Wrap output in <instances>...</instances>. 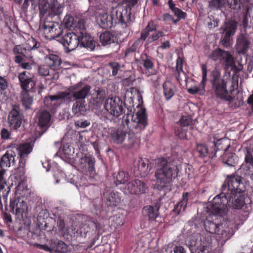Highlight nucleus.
Wrapping results in <instances>:
<instances>
[{
  "label": "nucleus",
  "mask_w": 253,
  "mask_h": 253,
  "mask_svg": "<svg viewBox=\"0 0 253 253\" xmlns=\"http://www.w3.org/2000/svg\"><path fill=\"white\" fill-rule=\"evenodd\" d=\"M227 190L215 196L208 206L209 211L213 215L222 216L227 213L228 207L240 209L244 204L243 196L239 193L227 195Z\"/></svg>",
  "instance_id": "nucleus-1"
},
{
  "label": "nucleus",
  "mask_w": 253,
  "mask_h": 253,
  "mask_svg": "<svg viewBox=\"0 0 253 253\" xmlns=\"http://www.w3.org/2000/svg\"><path fill=\"white\" fill-rule=\"evenodd\" d=\"M178 172L177 165L170 159L162 158L157 163L155 172L156 185L162 190L171 182L173 175Z\"/></svg>",
  "instance_id": "nucleus-2"
},
{
  "label": "nucleus",
  "mask_w": 253,
  "mask_h": 253,
  "mask_svg": "<svg viewBox=\"0 0 253 253\" xmlns=\"http://www.w3.org/2000/svg\"><path fill=\"white\" fill-rule=\"evenodd\" d=\"M91 87L89 85L82 83L76 84L70 88L69 92H60L56 95H49L45 97L44 101L48 103L49 102L59 100L67 98L70 95L74 100H84L90 94ZM70 97H69L70 98Z\"/></svg>",
  "instance_id": "nucleus-3"
},
{
  "label": "nucleus",
  "mask_w": 253,
  "mask_h": 253,
  "mask_svg": "<svg viewBox=\"0 0 253 253\" xmlns=\"http://www.w3.org/2000/svg\"><path fill=\"white\" fill-rule=\"evenodd\" d=\"M122 125L133 133H137L147 125V117L144 111L138 112L135 115L126 114L123 116Z\"/></svg>",
  "instance_id": "nucleus-4"
},
{
  "label": "nucleus",
  "mask_w": 253,
  "mask_h": 253,
  "mask_svg": "<svg viewBox=\"0 0 253 253\" xmlns=\"http://www.w3.org/2000/svg\"><path fill=\"white\" fill-rule=\"evenodd\" d=\"M130 11H128L127 7H124L121 5H118L113 8L110 16L112 17L114 24L121 23L124 31L122 32L127 37L130 32V28L127 25V23L130 21Z\"/></svg>",
  "instance_id": "nucleus-5"
},
{
  "label": "nucleus",
  "mask_w": 253,
  "mask_h": 253,
  "mask_svg": "<svg viewBox=\"0 0 253 253\" xmlns=\"http://www.w3.org/2000/svg\"><path fill=\"white\" fill-rule=\"evenodd\" d=\"M225 184L221 187V192L224 193L225 190H227V195L232 193H239L244 192L246 190L244 183L242 178L238 175L231 174L227 177Z\"/></svg>",
  "instance_id": "nucleus-6"
},
{
  "label": "nucleus",
  "mask_w": 253,
  "mask_h": 253,
  "mask_svg": "<svg viewBox=\"0 0 253 253\" xmlns=\"http://www.w3.org/2000/svg\"><path fill=\"white\" fill-rule=\"evenodd\" d=\"M39 30L45 38L52 40L58 37L64 31L61 29L59 23L49 21H45L43 25L40 26Z\"/></svg>",
  "instance_id": "nucleus-7"
},
{
  "label": "nucleus",
  "mask_w": 253,
  "mask_h": 253,
  "mask_svg": "<svg viewBox=\"0 0 253 253\" xmlns=\"http://www.w3.org/2000/svg\"><path fill=\"white\" fill-rule=\"evenodd\" d=\"M127 100L124 103L123 101L118 97L107 99L104 104L105 110L111 115L118 117L124 112V104H126Z\"/></svg>",
  "instance_id": "nucleus-8"
},
{
  "label": "nucleus",
  "mask_w": 253,
  "mask_h": 253,
  "mask_svg": "<svg viewBox=\"0 0 253 253\" xmlns=\"http://www.w3.org/2000/svg\"><path fill=\"white\" fill-rule=\"evenodd\" d=\"M24 119V116L20 107L14 105L9 111L7 117V123L11 130H16L21 126Z\"/></svg>",
  "instance_id": "nucleus-9"
},
{
  "label": "nucleus",
  "mask_w": 253,
  "mask_h": 253,
  "mask_svg": "<svg viewBox=\"0 0 253 253\" xmlns=\"http://www.w3.org/2000/svg\"><path fill=\"white\" fill-rule=\"evenodd\" d=\"M32 146L30 143L20 144L17 147L18 155L20 157L19 166L16 170V173L19 172V176H22L25 173V158L32 152Z\"/></svg>",
  "instance_id": "nucleus-10"
},
{
  "label": "nucleus",
  "mask_w": 253,
  "mask_h": 253,
  "mask_svg": "<svg viewBox=\"0 0 253 253\" xmlns=\"http://www.w3.org/2000/svg\"><path fill=\"white\" fill-rule=\"evenodd\" d=\"M62 34L60 41L68 52L74 50L79 45V35L68 31H64Z\"/></svg>",
  "instance_id": "nucleus-11"
},
{
  "label": "nucleus",
  "mask_w": 253,
  "mask_h": 253,
  "mask_svg": "<svg viewBox=\"0 0 253 253\" xmlns=\"http://www.w3.org/2000/svg\"><path fill=\"white\" fill-rule=\"evenodd\" d=\"M222 139H219L216 142L214 141V146L217 148V150L215 151V156H216L218 150L223 149L224 151L222 156L223 162L229 166L235 167L238 163V157L235 153H230L227 151L229 145L226 146L224 148H223L222 147H219L220 145L222 143Z\"/></svg>",
  "instance_id": "nucleus-12"
},
{
  "label": "nucleus",
  "mask_w": 253,
  "mask_h": 253,
  "mask_svg": "<svg viewBox=\"0 0 253 253\" xmlns=\"http://www.w3.org/2000/svg\"><path fill=\"white\" fill-rule=\"evenodd\" d=\"M147 189L146 184L143 181L135 179L126 183L123 187L126 194H139L145 193Z\"/></svg>",
  "instance_id": "nucleus-13"
},
{
  "label": "nucleus",
  "mask_w": 253,
  "mask_h": 253,
  "mask_svg": "<svg viewBox=\"0 0 253 253\" xmlns=\"http://www.w3.org/2000/svg\"><path fill=\"white\" fill-rule=\"evenodd\" d=\"M234 225L232 223L225 221L220 225L221 229L217 232V239L223 245L234 234V231L233 229Z\"/></svg>",
  "instance_id": "nucleus-14"
},
{
  "label": "nucleus",
  "mask_w": 253,
  "mask_h": 253,
  "mask_svg": "<svg viewBox=\"0 0 253 253\" xmlns=\"http://www.w3.org/2000/svg\"><path fill=\"white\" fill-rule=\"evenodd\" d=\"M11 212L18 216H23L28 213V206L23 197H18L10 203Z\"/></svg>",
  "instance_id": "nucleus-15"
},
{
  "label": "nucleus",
  "mask_w": 253,
  "mask_h": 253,
  "mask_svg": "<svg viewBox=\"0 0 253 253\" xmlns=\"http://www.w3.org/2000/svg\"><path fill=\"white\" fill-rule=\"evenodd\" d=\"M251 42L247 35L243 33H239L236 38L235 49L239 54H245L248 51Z\"/></svg>",
  "instance_id": "nucleus-16"
},
{
  "label": "nucleus",
  "mask_w": 253,
  "mask_h": 253,
  "mask_svg": "<svg viewBox=\"0 0 253 253\" xmlns=\"http://www.w3.org/2000/svg\"><path fill=\"white\" fill-rule=\"evenodd\" d=\"M18 77L20 87L22 89L21 91L29 92L35 87L36 83L29 72L27 71L21 72L19 74Z\"/></svg>",
  "instance_id": "nucleus-17"
},
{
  "label": "nucleus",
  "mask_w": 253,
  "mask_h": 253,
  "mask_svg": "<svg viewBox=\"0 0 253 253\" xmlns=\"http://www.w3.org/2000/svg\"><path fill=\"white\" fill-rule=\"evenodd\" d=\"M102 226L91 219H88L82 223L79 229L81 236H85L87 233H93L96 230H99Z\"/></svg>",
  "instance_id": "nucleus-18"
},
{
  "label": "nucleus",
  "mask_w": 253,
  "mask_h": 253,
  "mask_svg": "<svg viewBox=\"0 0 253 253\" xmlns=\"http://www.w3.org/2000/svg\"><path fill=\"white\" fill-rule=\"evenodd\" d=\"M161 199L157 200L154 206H147L143 209V214L147 216L150 220H154L159 215V210L161 206Z\"/></svg>",
  "instance_id": "nucleus-19"
},
{
  "label": "nucleus",
  "mask_w": 253,
  "mask_h": 253,
  "mask_svg": "<svg viewBox=\"0 0 253 253\" xmlns=\"http://www.w3.org/2000/svg\"><path fill=\"white\" fill-rule=\"evenodd\" d=\"M232 95H228L226 101L229 102V107L233 109L242 106L244 104V97L243 93L236 91L231 93Z\"/></svg>",
  "instance_id": "nucleus-20"
},
{
  "label": "nucleus",
  "mask_w": 253,
  "mask_h": 253,
  "mask_svg": "<svg viewBox=\"0 0 253 253\" xmlns=\"http://www.w3.org/2000/svg\"><path fill=\"white\" fill-rule=\"evenodd\" d=\"M38 125L43 129L42 133L45 132L49 126L51 115L49 112L44 110H40L37 114Z\"/></svg>",
  "instance_id": "nucleus-21"
},
{
  "label": "nucleus",
  "mask_w": 253,
  "mask_h": 253,
  "mask_svg": "<svg viewBox=\"0 0 253 253\" xmlns=\"http://www.w3.org/2000/svg\"><path fill=\"white\" fill-rule=\"evenodd\" d=\"M79 45L81 47L88 48L91 50L94 49L95 42L93 38L86 32H81L79 35Z\"/></svg>",
  "instance_id": "nucleus-22"
},
{
  "label": "nucleus",
  "mask_w": 253,
  "mask_h": 253,
  "mask_svg": "<svg viewBox=\"0 0 253 253\" xmlns=\"http://www.w3.org/2000/svg\"><path fill=\"white\" fill-rule=\"evenodd\" d=\"M220 63L223 65L225 69L226 70L230 68L232 70H234L235 73L239 70L235 64V59L233 55L228 51H225L224 52Z\"/></svg>",
  "instance_id": "nucleus-23"
},
{
  "label": "nucleus",
  "mask_w": 253,
  "mask_h": 253,
  "mask_svg": "<svg viewBox=\"0 0 253 253\" xmlns=\"http://www.w3.org/2000/svg\"><path fill=\"white\" fill-rule=\"evenodd\" d=\"M97 22L103 29L111 28L114 25L112 17L105 12L99 13L97 16Z\"/></svg>",
  "instance_id": "nucleus-24"
},
{
  "label": "nucleus",
  "mask_w": 253,
  "mask_h": 253,
  "mask_svg": "<svg viewBox=\"0 0 253 253\" xmlns=\"http://www.w3.org/2000/svg\"><path fill=\"white\" fill-rule=\"evenodd\" d=\"M202 80L199 84V87L197 86H193L188 89V92L192 94H195L197 92H200V94H203L205 90V82L207 80V66L205 64L202 65Z\"/></svg>",
  "instance_id": "nucleus-25"
},
{
  "label": "nucleus",
  "mask_w": 253,
  "mask_h": 253,
  "mask_svg": "<svg viewBox=\"0 0 253 253\" xmlns=\"http://www.w3.org/2000/svg\"><path fill=\"white\" fill-rule=\"evenodd\" d=\"M94 164L93 158L85 156L80 159L78 167L84 171L87 170L89 173H92L94 171Z\"/></svg>",
  "instance_id": "nucleus-26"
},
{
  "label": "nucleus",
  "mask_w": 253,
  "mask_h": 253,
  "mask_svg": "<svg viewBox=\"0 0 253 253\" xmlns=\"http://www.w3.org/2000/svg\"><path fill=\"white\" fill-rule=\"evenodd\" d=\"M15 162V160L12 151H7L1 158L0 166L1 168L4 170L5 168H7L14 165Z\"/></svg>",
  "instance_id": "nucleus-27"
},
{
  "label": "nucleus",
  "mask_w": 253,
  "mask_h": 253,
  "mask_svg": "<svg viewBox=\"0 0 253 253\" xmlns=\"http://www.w3.org/2000/svg\"><path fill=\"white\" fill-rule=\"evenodd\" d=\"M238 22L234 20H230L225 22L220 28L222 33H225L233 36L237 29Z\"/></svg>",
  "instance_id": "nucleus-28"
},
{
  "label": "nucleus",
  "mask_w": 253,
  "mask_h": 253,
  "mask_svg": "<svg viewBox=\"0 0 253 253\" xmlns=\"http://www.w3.org/2000/svg\"><path fill=\"white\" fill-rule=\"evenodd\" d=\"M46 64L53 70H56L60 66L61 58L55 54H50L45 57Z\"/></svg>",
  "instance_id": "nucleus-29"
},
{
  "label": "nucleus",
  "mask_w": 253,
  "mask_h": 253,
  "mask_svg": "<svg viewBox=\"0 0 253 253\" xmlns=\"http://www.w3.org/2000/svg\"><path fill=\"white\" fill-rule=\"evenodd\" d=\"M212 90L217 97L226 100L229 94L226 89L225 82L223 84H217V85H212Z\"/></svg>",
  "instance_id": "nucleus-30"
},
{
  "label": "nucleus",
  "mask_w": 253,
  "mask_h": 253,
  "mask_svg": "<svg viewBox=\"0 0 253 253\" xmlns=\"http://www.w3.org/2000/svg\"><path fill=\"white\" fill-rule=\"evenodd\" d=\"M100 41L104 45L116 42L117 46L120 47V45L118 44V40L116 36L110 32H105L101 34L100 36Z\"/></svg>",
  "instance_id": "nucleus-31"
},
{
  "label": "nucleus",
  "mask_w": 253,
  "mask_h": 253,
  "mask_svg": "<svg viewBox=\"0 0 253 253\" xmlns=\"http://www.w3.org/2000/svg\"><path fill=\"white\" fill-rule=\"evenodd\" d=\"M86 111V105L84 100H76L72 107V113L77 117L83 115Z\"/></svg>",
  "instance_id": "nucleus-32"
},
{
  "label": "nucleus",
  "mask_w": 253,
  "mask_h": 253,
  "mask_svg": "<svg viewBox=\"0 0 253 253\" xmlns=\"http://www.w3.org/2000/svg\"><path fill=\"white\" fill-rule=\"evenodd\" d=\"M137 169L139 172L137 174L144 176L150 172L151 168L149 166V161L147 159L140 158L138 161Z\"/></svg>",
  "instance_id": "nucleus-33"
},
{
  "label": "nucleus",
  "mask_w": 253,
  "mask_h": 253,
  "mask_svg": "<svg viewBox=\"0 0 253 253\" xmlns=\"http://www.w3.org/2000/svg\"><path fill=\"white\" fill-rule=\"evenodd\" d=\"M104 195L106 200V204L109 206H116L120 201L118 193H115L113 191H107Z\"/></svg>",
  "instance_id": "nucleus-34"
},
{
  "label": "nucleus",
  "mask_w": 253,
  "mask_h": 253,
  "mask_svg": "<svg viewBox=\"0 0 253 253\" xmlns=\"http://www.w3.org/2000/svg\"><path fill=\"white\" fill-rule=\"evenodd\" d=\"M64 5L60 3L57 0H53L50 2V7L48 16L53 17L59 16L63 11Z\"/></svg>",
  "instance_id": "nucleus-35"
},
{
  "label": "nucleus",
  "mask_w": 253,
  "mask_h": 253,
  "mask_svg": "<svg viewBox=\"0 0 253 253\" xmlns=\"http://www.w3.org/2000/svg\"><path fill=\"white\" fill-rule=\"evenodd\" d=\"M9 191V186L7 185L3 179V172L0 171V203L1 202V198L4 200H6Z\"/></svg>",
  "instance_id": "nucleus-36"
},
{
  "label": "nucleus",
  "mask_w": 253,
  "mask_h": 253,
  "mask_svg": "<svg viewBox=\"0 0 253 253\" xmlns=\"http://www.w3.org/2000/svg\"><path fill=\"white\" fill-rule=\"evenodd\" d=\"M189 193L186 192L183 194L181 200L175 205L173 211L178 214L181 211H184L187 206Z\"/></svg>",
  "instance_id": "nucleus-37"
},
{
  "label": "nucleus",
  "mask_w": 253,
  "mask_h": 253,
  "mask_svg": "<svg viewBox=\"0 0 253 253\" xmlns=\"http://www.w3.org/2000/svg\"><path fill=\"white\" fill-rule=\"evenodd\" d=\"M164 94L167 100L170 99L175 92V86L169 82H166L163 84Z\"/></svg>",
  "instance_id": "nucleus-38"
},
{
  "label": "nucleus",
  "mask_w": 253,
  "mask_h": 253,
  "mask_svg": "<svg viewBox=\"0 0 253 253\" xmlns=\"http://www.w3.org/2000/svg\"><path fill=\"white\" fill-rule=\"evenodd\" d=\"M21 100L22 105L25 109H31V106L33 102V98L29 94V92H21Z\"/></svg>",
  "instance_id": "nucleus-39"
},
{
  "label": "nucleus",
  "mask_w": 253,
  "mask_h": 253,
  "mask_svg": "<svg viewBox=\"0 0 253 253\" xmlns=\"http://www.w3.org/2000/svg\"><path fill=\"white\" fill-rule=\"evenodd\" d=\"M204 226L207 231L210 233H216L221 229L220 225H218L216 223L208 219L204 221Z\"/></svg>",
  "instance_id": "nucleus-40"
},
{
  "label": "nucleus",
  "mask_w": 253,
  "mask_h": 253,
  "mask_svg": "<svg viewBox=\"0 0 253 253\" xmlns=\"http://www.w3.org/2000/svg\"><path fill=\"white\" fill-rule=\"evenodd\" d=\"M126 136V132L125 131L121 129L115 130L112 134V140L116 143L120 144L124 141Z\"/></svg>",
  "instance_id": "nucleus-41"
},
{
  "label": "nucleus",
  "mask_w": 253,
  "mask_h": 253,
  "mask_svg": "<svg viewBox=\"0 0 253 253\" xmlns=\"http://www.w3.org/2000/svg\"><path fill=\"white\" fill-rule=\"evenodd\" d=\"M116 180L114 182L116 185L119 184H125L128 181L129 176L128 174L124 171H119L115 176Z\"/></svg>",
  "instance_id": "nucleus-42"
},
{
  "label": "nucleus",
  "mask_w": 253,
  "mask_h": 253,
  "mask_svg": "<svg viewBox=\"0 0 253 253\" xmlns=\"http://www.w3.org/2000/svg\"><path fill=\"white\" fill-rule=\"evenodd\" d=\"M211 82L212 85H216L217 84H223L224 80L221 78L220 72L217 69H214L211 74Z\"/></svg>",
  "instance_id": "nucleus-43"
},
{
  "label": "nucleus",
  "mask_w": 253,
  "mask_h": 253,
  "mask_svg": "<svg viewBox=\"0 0 253 253\" xmlns=\"http://www.w3.org/2000/svg\"><path fill=\"white\" fill-rule=\"evenodd\" d=\"M239 170L242 175L246 177H249L253 182V167L241 165Z\"/></svg>",
  "instance_id": "nucleus-44"
},
{
  "label": "nucleus",
  "mask_w": 253,
  "mask_h": 253,
  "mask_svg": "<svg viewBox=\"0 0 253 253\" xmlns=\"http://www.w3.org/2000/svg\"><path fill=\"white\" fill-rule=\"evenodd\" d=\"M50 7V3L48 2L47 0H39V8L40 14L44 15L47 14L48 15Z\"/></svg>",
  "instance_id": "nucleus-45"
},
{
  "label": "nucleus",
  "mask_w": 253,
  "mask_h": 253,
  "mask_svg": "<svg viewBox=\"0 0 253 253\" xmlns=\"http://www.w3.org/2000/svg\"><path fill=\"white\" fill-rule=\"evenodd\" d=\"M225 51V50L218 48L211 52L209 55V58L214 61H219L220 63Z\"/></svg>",
  "instance_id": "nucleus-46"
},
{
  "label": "nucleus",
  "mask_w": 253,
  "mask_h": 253,
  "mask_svg": "<svg viewBox=\"0 0 253 253\" xmlns=\"http://www.w3.org/2000/svg\"><path fill=\"white\" fill-rule=\"evenodd\" d=\"M62 25L69 30L74 29L75 24L74 17L71 15H66L63 19Z\"/></svg>",
  "instance_id": "nucleus-47"
},
{
  "label": "nucleus",
  "mask_w": 253,
  "mask_h": 253,
  "mask_svg": "<svg viewBox=\"0 0 253 253\" xmlns=\"http://www.w3.org/2000/svg\"><path fill=\"white\" fill-rule=\"evenodd\" d=\"M222 37L220 39L221 44L226 48L230 47L232 44L233 38L232 36L225 33H222Z\"/></svg>",
  "instance_id": "nucleus-48"
},
{
  "label": "nucleus",
  "mask_w": 253,
  "mask_h": 253,
  "mask_svg": "<svg viewBox=\"0 0 253 253\" xmlns=\"http://www.w3.org/2000/svg\"><path fill=\"white\" fill-rule=\"evenodd\" d=\"M109 66L112 69V75L113 76L117 75L119 72H123V69L125 68V65H121L118 62H111Z\"/></svg>",
  "instance_id": "nucleus-49"
},
{
  "label": "nucleus",
  "mask_w": 253,
  "mask_h": 253,
  "mask_svg": "<svg viewBox=\"0 0 253 253\" xmlns=\"http://www.w3.org/2000/svg\"><path fill=\"white\" fill-rule=\"evenodd\" d=\"M196 150L198 153L199 156L203 158L206 157L209 152L207 146L203 144H197Z\"/></svg>",
  "instance_id": "nucleus-50"
},
{
  "label": "nucleus",
  "mask_w": 253,
  "mask_h": 253,
  "mask_svg": "<svg viewBox=\"0 0 253 253\" xmlns=\"http://www.w3.org/2000/svg\"><path fill=\"white\" fill-rule=\"evenodd\" d=\"M252 10V7H248L246 8L245 12L243 13L242 23L244 28H246L248 26L249 19L250 17V13Z\"/></svg>",
  "instance_id": "nucleus-51"
},
{
  "label": "nucleus",
  "mask_w": 253,
  "mask_h": 253,
  "mask_svg": "<svg viewBox=\"0 0 253 253\" xmlns=\"http://www.w3.org/2000/svg\"><path fill=\"white\" fill-rule=\"evenodd\" d=\"M226 0H211L209 2V7L211 9H217L224 5Z\"/></svg>",
  "instance_id": "nucleus-52"
},
{
  "label": "nucleus",
  "mask_w": 253,
  "mask_h": 253,
  "mask_svg": "<svg viewBox=\"0 0 253 253\" xmlns=\"http://www.w3.org/2000/svg\"><path fill=\"white\" fill-rule=\"evenodd\" d=\"M29 50L27 51L26 49H23L20 45H17L13 48V52L16 54H21L23 57L32 59L33 56L29 54Z\"/></svg>",
  "instance_id": "nucleus-53"
},
{
  "label": "nucleus",
  "mask_w": 253,
  "mask_h": 253,
  "mask_svg": "<svg viewBox=\"0 0 253 253\" xmlns=\"http://www.w3.org/2000/svg\"><path fill=\"white\" fill-rule=\"evenodd\" d=\"M50 67L46 65H41L38 67V73L41 76L45 77L50 75Z\"/></svg>",
  "instance_id": "nucleus-54"
},
{
  "label": "nucleus",
  "mask_w": 253,
  "mask_h": 253,
  "mask_svg": "<svg viewBox=\"0 0 253 253\" xmlns=\"http://www.w3.org/2000/svg\"><path fill=\"white\" fill-rule=\"evenodd\" d=\"M144 67L146 69H151L153 67V63L150 57L146 54H144L141 57Z\"/></svg>",
  "instance_id": "nucleus-55"
},
{
  "label": "nucleus",
  "mask_w": 253,
  "mask_h": 253,
  "mask_svg": "<svg viewBox=\"0 0 253 253\" xmlns=\"http://www.w3.org/2000/svg\"><path fill=\"white\" fill-rule=\"evenodd\" d=\"M54 249L57 253H64L67 251V246L63 242L58 241L55 245Z\"/></svg>",
  "instance_id": "nucleus-56"
},
{
  "label": "nucleus",
  "mask_w": 253,
  "mask_h": 253,
  "mask_svg": "<svg viewBox=\"0 0 253 253\" xmlns=\"http://www.w3.org/2000/svg\"><path fill=\"white\" fill-rule=\"evenodd\" d=\"M238 76L236 73L234 74L232 76L231 81V87L232 88V89L230 90L231 93H232V92H235L236 91H238Z\"/></svg>",
  "instance_id": "nucleus-57"
},
{
  "label": "nucleus",
  "mask_w": 253,
  "mask_h": 253,
  "mask_svg": "<svg viewBox=\"0 0 253 253\" xmlns=\"http://www.w3.org/2000/svg\"><path fill=\"white\" fill-rule=\"evenodd\" d=\"M200 243L197 242V239L194 236H190L186 239V244L190 247V250L199 245Z\"/></svg>",
  "instance_id": "nucleus-58"
},
{
  "label": "nucleus",
  "mask_w": 253,
  "mask_h": 253,
  "mask_svg": "<svg viewBox=\"0 0 253 253\" xmlns=\"http://www.w3.org/2000/svg\"><path fill=\"white\" fill-rule=\"evenodd\" d=\"M164 36V34L162 31H159L151 35L147 40V44L152 43V42L158 40L160 37Z\"/></svg>",
  "instance_id": "nucleus-59"
},
{
  "label": "nucleus",
  "mask_w": 253,
  "mask_h": 253,
  "mask_svg": "<svg viewBox=\"0 0 253 253\" xmlns=\"http://www.w3.org/2000/svg\"><path fill=\"white\" fill-rule=\"evenodd\" d=\"M226 2L231 9L238 10L241 7V2L239 0H226Z\"/></svg>",
  "instance_id": "nucleus-60"
},
{
  "label": "nucleus",
  "mask_w": 253,
  "mask_h": 253,
  "mask_svg": "<svg viewBox=\"0 0 253 253\" xmlns=\"http://www.w3.org/2000/svg\"><path fill=\"white\" fill-rule=\"evenodd\" d=\"M57 224L59 231L61 232L62 234L65 233L67 229L64 220L61 218H58L57 221Z\"/></svg>",
  "instance_id": "nucleus-61"
},
{
  "label": "nucleus",
  "mask_w": 253,
  "mask_h": 253,
  "mask_svg": "<svg viewBox=\"0 0 253 253\" xmlns=\"http://www.w3.org/2000/svg\"><path fill=\"white\" fill-rule=\"evenodd\" d=\"M192 122V119L189 116H185L181 117L179 120L181 126H186L190 125Z\"/></svg>",
  "instance_id": "nucleus-62"
},
{
  "label": "nucleus",
  "mask_w": 253,
  "mask_h": 253,
  "mask_svg": "<svg viewBox=\"0 0 253 253\" xmlns=\"http://www.w3.org/2000/svg\"><path fill=\"white\" fill-rule=\"evenodd\" d=\"M90 125L89 121L85 120H80L75 122V125L76 127L85 128Z\"/></svg>",
  "instance_id": "nucleus-63"
},
{
  "label": "nucleus",
  "mask_w": 253,
  "mask_h": 253,
  "mask_svg": "<svg viewBox=\"0 0 253 253\" xmlns=\"http://www.w3.org/2000/svg\"><path fill=\"white\" fill-rule=\"evenodd\" d=\"M206 247L199 243V245H198L194 249H191V253H206Z\"/></svg>",
  "instance_id": "nucleus-64"
}]
</instances>
